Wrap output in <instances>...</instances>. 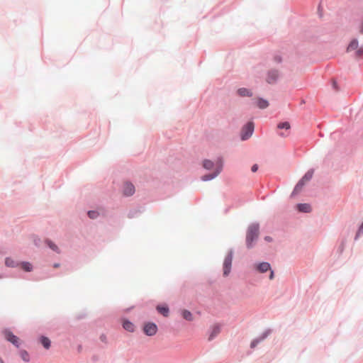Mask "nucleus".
Instances as JSON below:
<instances>
[{"mask_svg": "<svg viewBox=\"0 0 363 363\" xmlns=\"http://www.w3.org/2000/svg\"><path fill=\"white\" fill-rule=\"evenodd\" d=\"M259 227L258 224H252L249 226L247 235H246V242L248 248H251L252 247L253 241L256 240L259 236Z\"/></svg>", "mask_w": 363, "mask_h": 363, "instance_id": "1", "label": "nucleus"}, {"mask_svg": "<svg viewBox=\"0 0 363 363\" xmlns=\"http://www.w3.org/2000/svg\"><path fill=\"white\" fill-rule=\"evenodd\" d=\"M256 268L259 272L264 273L270 269V264L268 262H262Z\"/></svg>", "mask_w": 363, "mask_h": 363, "instance_id": "12", "label": "nucleus"}, {"mask_svg": "<svg viewBox=\"0 0 363 363\" xmlns=\"http://www.w3.org/2000/svg\"><path fill=\"white\" fill-rule=\"evenodd\" d=\"M278 77H279V74L277 70L270 71L268 73V75L267 77V82L269 84H272L277 81Z\"/></svg>", "mask_w": 363, "mask_h": 363, "instance_id": "10", "label": "nucleus"}, {"mask_svg": "<svg viewBox=\"0 0 363 363\" xmlns=\"http://www.w3.org/2000/svg\"><path fill=\"white\" fill-rule=\"evenodd\" d=\"M101 339L102 340H104V339H106V337L101 336Z\"/></svg>", "mask_w": 363, "mask_h": 363, "instance_id": "35", "label": "nucleus"}, {"mask_svg": "<svg viewBox=\"0 0 363 363\" xmlns=\"http://www.w3.org/2000/svg\"><path fill=\"white\" fill-rule=\"evenodd\" d=\"M333 86H336V83L335 82H333Z\"/></svg>", "mask_w": 363, "mask_h": 363, "instance_id": "37", "label": "nucleus"}, {"mask_svg": "<svg viewBox=\"0 0 363 363\" xmlns=\"http://www.w3.org/2000/svg\"><path fill=\"white\" fill-rule=\"evenodd\" d=\"M277 128L279 129H285L287 133L280 132L279 135L281 137H286L289 134V130L291 128L290 123L289 122H283L278 124Z\"/></svg>", "mask_w": 363, "mask_h": 363, "instance_id": "7", "label": "nucleus"}, {"mask_svg": "<svg viewBox=\"0 0 363 363\" xmlns=\"http://www.w3.org/2000/svg\"><path fill=\"white\" fill-rule=\"evenodd\" d=\"M135 192V187L133 184L125 182L123 185V194L125 196H131Z\"/></svg>", "mask_w": 363, "mask_h": 363, "instance_id": "8", "label": "nucleus"}, {"mask_svg": "<svg viewBox=\"0 0 363 363\" xmlns=\"http://www.w3.org/2000/svg\"><path fill=\"white\" fill-rule=\"evenodd\" d=\"M123 327L125 330L129 332H133L135 330L134 325L129 320H124L123 323Z\"/></svg>", "mask_w": 363, "mask_h": 363, "instance_id": "14", "label": "nucleus"}, {"mask_svg": "<svg viewBox=\"0 0 363 363\" xmlns=\"http://www.w3.org/2000/svg\"><path fill=\"white\" fill-rule=\"evenodd\" d=\"M297 209L300 212L309 213L311 211V207L308 203H300L297 205Z\"/></svg>", "mask_w": 363, "mask_h": 363, "instance_id": "13", "label": "nucleus"}, {"mask_svg": "<svg viewBox=\"0 0 363 363\" xmlns=\"http://www.w3.org/2000/svg\"><path fill=\"white\" fill-rule=\"evenodd\" d=\"M257 169H258L257 164H254L252 167V172H257Z\"/></svg>", "mask_w": 363, "mask_h": 363, "instance_id": "29", "label": "nucleus"}, {"mask_svg": "<svg viewBox=\"0 0 363 363\" xmlns=\"http://www.w3.org/2000/svg\"><path fill=\"white\" fill-rule=\"evenodd\" d=\"M261 340H255L251 342V347H255L260 342Z\"/></svg>", "mask_w": 363, "mask_h": 363, "instance_id": "27", "label": "nucleus"}, {"mask_svg": "<svg viewBox=\"0 0 363 363\" xmlns=\"http://www.w3.org/2000/svg\"><path fill=\"white\" fill-rule=\"evenodd\" d=\"M233 262V252H230L228 255L225 257L223 262V275L228 276L231 269Z\"/></svg>", "mask_w": 363, "mask_h": 363, "instance_id": "5", "label": "nucleus"}, {"mask_svg": "<svg viewBox=\"0 0 363 363\" xmlns=\"http://www.w3.org/2000/svg\"><path fill=\"white\" fill-rule=\"evenodd\" d=\"M5 336H6V339L8 341L11 342L16 347L19 346V339L18 337L14 335L13 333H11V332H6L5 334Z\"/></svg>", "mask_w": 363, "mask_h": 363, "instance_id": "9", "label": "nucleus"}, {"mask_svg": "<svg viewBox=\"0 0 363 363\" xmlns=\"http://www.w3.org/2000/svg\"><path fill=\"white\" fill-rule=\"evenodd\" d=\"M182 316L184 319L189 321L192 320L193 319L191 313L187 310H184L182 311Z\"/></svg>", "mask_w": 363, "mask_h": 363, "instance_id": "22", "label": "nucleus"}, {"mask_svg": "<svg viewBox=\"0 0 363 363\" xmlns=\"http://www.w3.org/2000/svg\"><path fill=\"white\" fill-rule=\"evenodd\" d=\"M257 105L260 108H265L269 106V103L267 100L259 99H257Z\"/></svg>", "mask_w": 363, "mask_h": 363, "instance_id": "16", "label": "nucleus"}, {"mask_svg": "<svg viewBox=\"0 0 363 363\" xmlns=\"http://www.w3.org/2000/svg\"><path fill=\"white\" fill-rule=\"evenodd\" d=\"M144 333L148 336H152L157 331V326L153 323H147L143 328Z\"/></svg>", "mask_w": 363, "mask_h": 363, "instance_id": "6", "label": "nucleus"}, {"mask_svg": "<svg viewBox=\"0 0 363 363\" xmlns=\"http://www.w3.org/2000/svg\"><path fill=\"white\" fill-rule=\"evenodd\" d=\"M20 355L25 362L29 361V355L26 351H21Z\"/></svg>", "mask_w": 363, "mask_h": 363, "instance_id": "25", "label": "nucleus"}, {"mask_svg": "<svg viewBox=\"0 0 363 363\" xmlns=\"http://www.w3.org/2000/svg\"><path fill=\"white\" fill-rule=\"evenodd\" d=\"M254 131V123L252 122L247 123L242 129L241 139L245 140L251 137Z\"/></svg>", "mask_w": 363, "mask_h": 363, "instance_id": "3", "label": "nucleus"}, {"mask_svg": "<svg viewBox=\"0 0 363 363\" xmlns=\"http://www.w3.org/2000/svg\"><path fill=\"white\" fill-rule=\"evenodd\" d=\"M223 169V162L220 159H218L217 161H216V167L215 168V171L212 174H206V175H204L202 177V180L203 181H208V180H211L213 178H215L216 177H217L220 172H221Z\"/></svg>", "mask_w": 363, "mask_h": 363, "instance_id": "4", "label": "nucleus"}, {"mask_svg": "<svg viewBox=\"0 0 363 363\" xmlns=\"http://www.w3.org/2000/svg\"><path fill=\"white\" fill-rule=\"evenodd\" d=\"M40 342L46 349H49V347H50V341L48 337H42L40 338Z\"/></svg>", "mask_w": 363, "mask_h": 363, "instance_id": "19", "label": "nucleus"}, {"mask_svg": "<svg viewBox=\"0 0 363 363\" xmlns=\"http://www.w3.org/2000/svg\"><path fill=\"white\" fill-rule=\"evenodd\" d=\"M157 311L162 313L164 316H167L169 313V308L165 306H157Z\"/></svg>", "mask_w": 363, "mask_h": 363, "instance_id": "21", "label": "nucleus"}, {"mask_svg": "<svg viewBox=\"0 0 363 363\" xmlns=\"http://www.w3.org/2000/svg\"><path fill=\"white\" fill-rule=\"evenodd\" d=\"M220 332V325H214L211 328V333L209 335L208 340H213L219 333Z\"/></svg>", "mask_w": 363, "mask_h": 363, "instance_id": "11", "label": "nucleus"}, {"mask_svg": "<svg viewBox=\"0 0 363 363\" xmlns=\"http://www.w3.org/2000/svg\"><path fill=\"white\" fill-rule=\"evenodd\" d=\"M363 54V48H359L357 49V55L360 57Z\"/></svg>", "mask_w": 363, "mask_h": 363, "instance_id": "28", "label": "nucleus"}, {"mask_svg": "<svg viewBox=\"0 0 363 363\" xmlns=\"http://www.w3.org/2000/svg\"><path fill=\"white\" fill-rule=\"evenodd\" d=\"M274 278V272L272 271L270 273L269 279H272Z\"/></svg>", "mask_w": 363, "mask_h": 363, "instance_id": "32", "label": "nucleus"}, {"mask_svg": "<svg viewBox=\"0 0 363 363\" xmlns=\"http://www.w3.org/2000/svg\"><path fill=\"white\" fill-rule=\"evenodd\" d=\"M46 242H47V243H48V246H49V247H50L52 250H54V251H55V252H59V251H58V247H57V246L55 243H53V242H52V241H50V240H47Z\"/></svg>", "mask_w": 363, "mask_h": 363, "instance_id": "24", "label": "nucleus"}, {"mask_svg": "<svg viewBox=\"0 0 363 363\" xmlns=\"http://www.w3.org/2000/svg\"><path fill=\"white\" fill-rule=\"evenodd\" d=\"M59 265L57 264H55L54 267H57Z\"/></svg>", "mask_w": 363, "mask_h": 363, "instance_id": "36", "label": "nucleus"}, {"mask_svg": "<svg viewBox=\"0 0 363 363\" xmlns=\"http://www.w3.org/2000/svg\"><path fill=\"white\" fill-rule=\"evenodd\" d=\"M21 267L26 272H30L32 270V265L29 262H22Z\"/></svg>", "mask_w": 363, "mask_h": 363, "instance_id": "23", "label": "nucleus"}, {"mask_svg": "<svg viewBox=\"0 0 363 363\" xmlns=\"http://www.w3.org/2000/svg\"><path fill=\"white\" fill-rule=\"evenodd\" d=\"M88 216L90 218L94 219V218H97V216H99V213L97 211H90L88 212Z\"/></svg>", "mask_w": 363, "mask_h": 363, "instance_id": "26", "label": "nucleus"}, {"mask_svg": "<svg viewBox=\"0 0 363 363\" xmlns=\"http://www.w3.org/2000/svg\"><path fill=\"white\" fill-rule=\"evenodd\" d=\"M359 33L363 34V22L359 28Z\"/></svg>", "mask_w": 363, "mask_h": 363, "instance_id": "31", "label": "nucleus"}, {"mask_svg": "<svg viewBox=\"0 0 363 363\" xmlns=\"http://www.w3.org/2000/svg\"><path fill=\"white\" fill-rule=\"evenodd\" d=\"M359 48V43L357 39L352 40L347 47V51H353Z\"/></svg>", "mask_w": 363, "mask_h": 363, "instance_id": "15", "label": "nucleus"}, {"mask_svg": "<svg viewBox=\"0 0 363 363\" xmlns=\"http://www.w3.org/2000/svg\"><path fill=\"white\" fill-rule=\"evenodd\" d=\"M203 166L206 169H211L213 168L214 166L216 167V163L214 164L212 161L206 160L203 161Z\"/></svg>", "mask_w": 363, "mask_h": 363, "instance_id": "17", "label": "nucleus"}, {"mask_svg": "<svg viewBox=\"0 0 363 363\" xmlns=\"http://www.w3.org/2000/svg\"><path fill=\"white\" fill-rule=\"evenodd\" d=\"M274 59H275V60H276L277 62H280L281 61V57H278V56L275 57V58H274Z\"/></svg>", "mask_w": 363, "mask_h": 363, "instance_id": "30", "label": "nucleus"}, {"mask_svg": "<svg viewBox=\"0 0 363 363\" xmlns=\"http://www.w3.org/2000/svg\"><path fill=\"white\" fill-rule=\"evenodd\" d=\"M5 264L7 267H16L18 266V264L10 257L6 259Z\"/></svg>", "mask_w": 363, "mask_h": 363, "instance_id": "18", "label": "nucleus"}, {"mask_svg": "<svg viewBox=\"0 0 363 363\" xmlns=\"http://www.w3.org/2000/svg\"><path fill=\"white\" fill-rule=\"evenodd\" d=\"M314 173L313 169H310L308 171L305 175L302 177V179L298 182V183L296 185L293 194H296L300 192L303 188V186L305 185V184L310 181L311 178L313 177Z\"/></svg>", "mask_w": 363, "mask_h": 363, "instance_id": "2", "label": "nucleus"}, {"mask_svg": "<svg viewBox=\"0 0 363 363\" xmlns=\"http://www.w3.org/2000/svg\"><path fill=\"white\" fill-rule=\"evenodd\" d=\"M238 93L241 96H251L252 94L250 91L245 89V88H241L238 90Z\"/></svg>", "mask_w": 363, "mask_h": 363, "instance_id": "20", "label": "nucleus"}, {"mask_svg": "<svg viewBox=\"0 0 363 363\" xmlns=\"http://www.w3.org/2000/svg\"><path fill=\"white\" fill-rule=\"evenodd\" d=\"M265 240H266L267 241H269H269H271V240H272V238H271L270 237H269V236H267V237H265Z\"/></svg>", "mask_w": 363, "mask_h": 363, "instance_id": "33", "label": "nucleus"}, {"mask_svg": "<svg viewBox=\"0 0 363 363\" xmlns=\"http://www.w3.org/2000/svg\"><path fill=\"white\" fill-rule=\"evenodd\" d=\"M101 339L102 340H104V339H106V337L101 336Z\"/></svg>", "mask_w": 363, "mask_h": 363, "instance_id": "34", "label": "nucleus"}]
</instances>
